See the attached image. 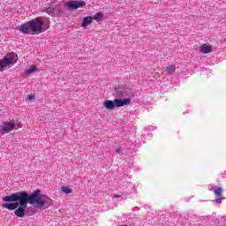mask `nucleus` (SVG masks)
Wrapping results in <instances>:
<instances>
[{"label": "nucleus", "mask_w": 226, "mask_h": 226, "mask_svg": "<svg viewBox=\"0 0 226 226\" xmlns=\"http://www.w3.org/2000/svg\"><path fill=\"white\" fill-rule=\"evenodd\" d=\"M41 191L35 190L32 194H28L26 192H13L11 195H7L3 198L2 207L8 209L9 211H14V214L18 218H24V216H33L36 213L34 207H27V204H36L37 206H45V200L41 195Z\"/></svg>", "instance_id": "f257e3e1"}, {"label": "nucleus", "mask_w": 226, "mask_h": 226, "mask_svg": "<svg viewBox=\"0 0 226 226\" xmlns=\"http://www.w3.org/2000/svg\"><path fill=\"white\" fill-rule=\"evenodd\" d=\"M49 29V24L45 22L42 17L35 18L27 21L19 26L20 33L23 34H29L30 33H45Z\"/></svg>", "instance_id": "f03ea898"}, {"label": "nucleus", "mask_w": 226, "mask_h": 226, "mask_svg": "<svg viewBox=\"0 0 226 226\" xmlns=\"http://www.w3.org/2000/svg\"><path fill=\"white\" fill-rule=\"evenodd\" d=\"M19 61L17 53H8L3 59L0 60V69L11 68Z\"/></svg>", "instance_id": "7ed1b4c3"}, {"label": "nucleus", "mask_w": 226, "mask_h": 226, "mask_svg": "<svg viewBox=\"0 0 226 226\" xmlns=\"http://www.w3.org/2000/svg\"><path fill=\"white\" fill-rule=\"evenodd\" d=\"M19 128H22V125L15 120L3 122V124L0 125V133L1 135H6V133H10L12 130H19Z\"/></svg>", "instance_id": "20e7f679"}, {"label": "nucleus", "mask_w": 226, "mask_h": 226, "mask_svg": "<svg viewBox=\"0 0 226 226\" xmlns=\"http://www.w3.org/2000/svg\"><path fill=\"white\" fill-rule=\"evenodd\" d=\"M42 11H45V13H48V15H50V17H59V15H62L63 8L59 5L55 6H49V7H44L42 9Z\"/></svg>", "instance_id": "39448f33"}, {"label": "nucleus", "mask_w": 226, "mask_h": 226, "mask_svg": "<svg viewBox=\"0 0 226 226\" xmlns=\"http://www.w3.org/2000/svg\"><path fill=\"white\" fill-rule=\"evenodd\" d=\"M64 6H67L68 10L72 11L73 10H79V8H86V2L82 0L70 1L68 3H65Z\"/></svg>", "instance_id": "423d86ee"}, {"label": "nucleus", "mask_w": 226, "mask_h": 226, "mask_svg": "<svg viewBox=\"0 0 226 226\" xmlns=\"http://www.w3.org/2000/svg\"><path fill=\"white\" fill-rule=\"evenodd\" d=\"M115 91H117V96H120L122 98L133 96V92L131 90V88H115Z\"/></svg>", "instance_id": "0eeeda50"}, {"label": "nucleus", "mask_w": 226, "mask_h": 226, "mask_svg": "<svg viewBox=\"0 0 226 226\" xmlns=\"http://www.w3.org/2000/svg\"><path fill=\"white\" fill-rule=\"evenodd\" d=\"M130 103H132V99L130 98L114 100L115 107H124L126 105H130Z\"/></svg>", "instance_id": "6e6552de"}, {"label": "nucleus", "mask_w": 226, "mask_h": 226, "mask_svg": "<svg viewBox=\"0 0 226 226\" xmlns=\"http://www.w3.org/2000/svg\"><path fill=\"white\" fill-rule=\"evenodd\" d=\"M201 54H209L213 52V47L211 45L203 44L200 47Z\"/></svg>", "instance_id": "1a4fd4ad"}, {"label": "nucleus", "mask_w": 226, "mask_h": 226, "mask_svg": "<svg viewBox=\"0 0 226 226\" xmlns=\"http://www.w3.org/2000/svg\"><path fill=\"white\" fill-rule=\"evenodd\" d=\"M92 24H93V17L87 16L83 18L81 27H87V26H91Z\"/></svg>", "instance_id": "9d476101"}, {"label": "nucleus", "mask_w": 226, "mask_h": 226, "mask_svg": "<svg viewBox=\"0 0 226 226\" xmlns=\"http://www.w3.org/2000/svg\"><path fill=\"white\" fill-rule=\"evenodd\" d=\"M92 20H97V22H102V20H103V13L97 12L92 17Z\"/></svg>", "instance_id": "9b49d317"}, {"label": "nucleus", "mask_w": 226, "mask_h": 226, "mask_svg": "<svg viewBox=\"0 0 226 226\" xmlns=\"http://www.w3.org/2000/svg\"><path fill=\"white\" fill-rule=\"evenodd\" d=\"M166 70L168 75H173L176 72V65H168Z\"/></svg>", "instance_id": "f8f14e48"}, {"label": "nucleus", "mask_w": 226, "mask_h": 226, "mask_svg": "<svg viewBox=\"0 0 226 226\" xmlns=\"http://www.w3.org/2000/svg\"><path fill=\"white\" fill-rule=\"evenodd\" d=\"M36 70H38V67H36V65H31L29 69H26L25 73H26L27 75H31V73H34Z\"/></svg>", "instance_id": "ddd939ff"}, {"label": "nucleus", "mask_w": 226, "mask_h": 226, "mask_svg": "<svg viewBox=\"0 0 226 226\" xmlns=\"http://www.w3.org/2000/svg\"><path fill=\"white\" fill-rule=\"evenodd\" d=\"M104 107L106 109H112V108L114 107V102L113 101H106L104 102Z\"/></svg>", "instance_id": "4468645a"}, {"label": "nucleus", "mask_w": 226, "mask_h": 226, "mask_svg": "<svg viewBox=\"0 0 226 226\" xmlns=\"http://www.w3.org/2000/svg\"><path fill=\"white\" fill-rule=\"evenodd\" d=\"M222 187H218L217 189L214 190V193L215 197H222Z\"/></svg>", "instance_id": "2eb2a0df"}, {"label": "nucleus", "mask_w": 226, "mask_h": 226, "mask_svg": "<svg viewBox=\"0 0 226 226\" xmlns=\"http://www.w3.org/2000/svg\"><path fill=\"white\" fill-rule=\"evenodd\" d=\"M62 192H64V193H72V189L66 187V186H62Z\"/></svg>", "instance_id": "dca6fc26"}, {"label": "nucleus", "mask_w": 226, "mask_h": 226, "mask_svg": "<svg viewBox=\"0 0 226 226\" xmlns=\"http://www.w3.org/2000/svg\"><path fill=\"white\" fill-rule=\"evenodd\" d=\"M215 202H216V204H222V198H217Z\"/></svg>", "instance_id": "f3484780"}, {"label": "nucleus", "mask_w": 226, "mask_h": 226, "mask_svg": "<svg viewBox=\"0 0 226 226\" xmlns=\"http://www.w3.org/2000/svg\"><path fill=\"white\" fill-rule=\"evenodd\" d=\"M27 100H29V101L34 100V95L29 94V95L27 96Z\"/></svg>", "instance_id": "a211bd4d"}, {"label": "nucleus", "mask_w": 226, "mask_h": 226, "mask_svg": "<svg viewBox=\"0 0 226 226\" xmlns=\"http://www.w3.org/2000/svg\"><path fill=\"white\" fill-rule=\"evenodd\" d=\"M116 153H117L119 154L120 153H123V149H121V147H117L116 149Z\"/></svg>", "instance_id": "6ab92c4d"}, {"label": "nucleus", "mask_w": 226, "mask_h": 226, "mask_svg": "<svg viewBox=\"0 0 226 226\" xmlns=\"http://www.w3.org/2000/svg\"><path fill=\"white\" fill-rule=\"evenodd\" d=\"M119 197H121V195L115 194V198L119 199Z\"/></svg>", "instance_id": "aec40b11"}, {"label": "nucleus", "mask_w": 226, "mask_h": 226, "mask_svg": "<svg viewBox=\"0 0 226 226\" xmlns=\"http://www.w3.org/2000/svg\"><path fill=\"white\" fill-rule=\"evenodd\" d=\"M48 200H50V199H48Z\"/></svg>", "instance_id": "412c9836"}]
</instances>
